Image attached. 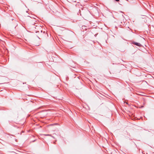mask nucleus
<instances>
[{
	"label": "nucleus",
	"instance_id": "1",
	"mask_svg": "<svg viewBox=\"0 0 154 154\" xmlns=\"http://www.w3.org/2000/svg\"><path fill=\"white\" fill-rule=\"evenodd\" d=\"M134 44L136 45L139 46H140L141 45L140 43L137 42H135L134 43Z\"/></svg>",
	"mask_w": 154,
	"mask_h": 154
},
{
	"label": "nucleus",
	"instance_id": "2",
	"mask_svg": "<svg viewBox=\"0 0 154 154\" xmlns=\"http://www.w3.org/2000/svg\"><path fill=\"white\" fill-rule=\"evenodd\" d=\"M45 135H46V136H50L51 137H52L53 138H54L53 137H52V136H51V135H49V134H45Z\"/></svg>",
	"mask_w": 154,
	"mask_h": 154
},
{
	"label": "nucleus",
	"instance_id": "3",
	"mask_svg": "<svg viewBox=\"0 0 154 154\" xmlns=\"http://www.w3.org/2000/svg\"><path fill=\"white\" fill-rule=\"evenodd\" d=\"M119 0H116V1L117 2H118L119 1Z\"/></svg>",
	"mask_w": 154,
	"mask_h": 154
},
{
	"label": "nucleus",
	"instance_id": "4",
	"mask_svg": "<svg viewBox=\"0 0 154 154\" xmlns=\"http://www.w3.org/2000/svg\"><path fill=\"white\" fill-rule=\"evenodd\" d=\"M143 107V106H141L140 107V108H142V107Z\"/></svg>",
	"mask_w": 154,
	"mask_h": 154
}]
</instances>
